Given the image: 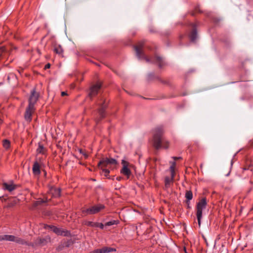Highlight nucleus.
<instances>
[{
    "mask_svg": "<svg viewBox=\"0 0 253 253\" xmlns=\"http://www.w3.org/2000/svg\"><path fill=\"white\" fill-rule=\"evenodd\" d=\"M247 170L248 171L247 174L249 175L252 173V171L253 170V165L252 163L247 164L244 168H243L242 171L244 172Z\"/></svg>",
    "mask_w": 253,
    "mask_h": 253,
    "instance_id": "nucleus-23",
    "label": "nucleus"
},
{
    "mask_svg": "<svg viewBox=\"0 0 253 253\" xmlns=\"http://www.w3.org/2000/svg\"><path fill=\"white\" fill-rule=\"evenodd\" d=\"M39 97V93L36 91V89H33L31 92L30 96L28 100V106L35 107V105L37 103Z\"/></svg>",
    "mask_w": 253,
    "mask_h": 253,
    "instance_id": "nucleus-8",
    "label": "nucleus"
},
{
    "mask_svg": "<svg viewBox=\"0 0 253 253\" xmlns=\"http://www.w3.org/2000/svg\"><path fill=\"white\" fill-rule=\"evenodd\" d=\"M186 201H190L193 198V193L191 191H187L185 193Z\"/></svg>",
    "mask_w": 253,
    "mask_h": 253,
    "instance_id": "nucleus-28",
    "label": "nucleus"
},
{
    "mask_svg": "<svg viewBox=\"0 0 253 253\" xmlns=\"http://www.w3.org/2000/svg\"><path fill=\"white\" fill-rule=\"evenodd\" d=\"M14 238L15 239H14L13 242H14L17 244H21V245H28V246L31 245V243H28L27 242L25 241V240H24L23 239H22L20 238H19V237H16L14 236Z\"/></svg>",
    "mask_w": 253,
    "mask_h": 253,
    "instance_id": "nucleus-21",
    "label": "nucleus"
},
{
    "mask_svg": "<svg viewBox=\"0 0 253 253\" xmlns=\"http://www.w3.org/2000/svg\"><path fill=\"white\" fill-rule=\"evenodd\" d=\"M176 163L175 162H173L171 165L170 166L169 168V170L170 171V175L172 176V177L175 176V170H174V168L175 166Z\"/></svg>",
    "mask_w": 253,
    "mask_h": 253,
    "instance_id": "nucleus-26",
    "label": "nucleus"
},
{
    "mask_svg": "<svg viewBox=\"0 0 253 253\" xmlns=\"http://www.w3.org/2000/svg\"><path fill=\"white\" fill-rule=\"evenodd\" d=\"M207 204V199L205 197L203 198L197 204L196 215L199 226L201 225V220L202 218L203 210L206 208Z\"/></svg>",
    "mask_w": 253,
    "mask_h": 253,
    "instance_id": "nucleus-5",
    "label": "nucleus"
},
{
    "mask_svg": "<svg viewBox=\"0 0 253 253\" xmlns=\"http://www.w3.org/2000/svg\"><path fill=\"white\" fill-rule=\"evenodd\" d=\"M122 177H117L116 178V179L118 180V181H120L121 179H122Z\"/></svg>",
    "mask_w": 253,
    "mask_h": 253,
    "instance_id": "nucleus-42",
    "label": "nucleus"
},
{
    "mask_svg": "<svg viewBox=\"0 0 253 253\" xmlns=\"http://www.w3.org/2000/svg\"><path fill=\"white\" fill-rule=\"evenodd\" d=\"M15 204H16V203H14V204H11V203L9 204V205H8V207H12V206H14V205Z\"/></svg>",
    "mask_w": 253,
    "mask_h": 253,
    "instance_id": "nucleus-40",
    "label": "nucleus"
},
{
    "mask_svg": "<svg viewBox=\"0 0 253 253\" xmlns=\"http://www.w3.org/2000/svg\"><path fill=\"white\" fill-rule=\"evenodd\" d=\"M45 149L43 147V145L39 143L38 148L37 149V152L39 154H44L45 153Z\"/></svg>",
    "mask_w": 253,
    "mask_h": 253,
    "instance_id": "nucleus-25",
    "label": "nucleus"
},
{
    "mask_svg": "<svg viewBox=\"0 0 253 253\" xmlns=\"http://www.w3.org/2000/svg\"><path fill=\"white\" fill-rule=\"evenodd\" d=\"M8 55L7 50L4 46L0 47V60L5 58Z\"/></svg>",
    "mask_w": 253,
    "mask_h": 253,
    "instance_id": "nucleus-20",
    "label": "nucleus"
},
{
    "mask_svg": "<svg viewBox=\"0 0 253 253\" xmlns=\"http://www.w3.org/2000/svg\"><path fill=\"white\" fill-rule=\"evenodd\" d=\"M32 171L34 175L35 176H39L41 174L40 166L37 161L34 163Z\"/></svg>",
    "mask_w": 253,
    "mask_h": 253,
    "instance_id": "nucleus-15",
    "label": "nucleus"
},
{
    "mask_svg": "<svg viewBox=\"0 0 253 253\" xmlns=\"http://www.w3.org/2000/svg\"><path fill=\"white\" fill-rule=\"evenodd\" d=\"M174 177H172L171 175L170 177L166 176L165 178V189H168L170 187L171 185H172L173 183Z\"/></svg>",
    "mask_w": 253,
    "mask_h": 253,
    "instance_id": "nucleus-16",
    "label": "nucleus"
},
{
    "mask_svg": "<svg viewBox=\"0 0 253 253\" xmlns=\"http://www.w3.org/2000/svg\"><path fill=\"white\" fill-rule=\"evenodd\" d=\"M101 87V84L99 83H98L91 86L89 88V91L88 93L89 97L90 99H92L94 96L96 95Z\"/></svg>",
    "mask_w": 253,
    "mask_h": 253,
    "instance_id": "nucleus-9",
    "label": "nucleus"
},
{
    "mask_svg": "<svg viewBox=\"0 0 253 253\" xmlns=\"http://www.w3.org/2000/svg\"><path fill=\"white\" fill-rule=\"evenodd\" d=\"M105 208V207L104 205L100 204L93 206L90 207L91 211V214H95L99 212L101 210L104 209Z\"/></svg>",
    "mask_w": 253,
    "mask_h": 253,
    "instance_id": "nucleus-14",
    "label": "nucleus"
},
{
    "mask_svg": "<svg viewBox=\"0 0 253 253\" xmlns=\"http://www.w3.org/2000/svg\"><path fill=\"white\" fill-rule=\"evenodd\" d=\"M97 105L99 108L98 109V115L95 118V121L96 124H98L102 119L105 117V110L108 105L106 99L103 97H100V102L97 103Z\"/></svg>",
    "mask_w": 253,
    "mask_h": 253,
    "instance_id": "nucleus-4",
    "label": "nucleus"
},
{
    "mask_svg": "<svg viewBox=\"0 0 253 253\" xmlns=\"http://www.w3.org/2000/svg\"><path fill=\"white\" fill-rule=\"evenodd\" d=\"M3 146L5 149H8L9 148L10 146V142L7 139H4L3 141Z\"/></svg>",
    "mask_w": 253,
    "mask_h": 253,
    "instance_id": "nucleus-30",
    "label": "nucleus"
},
{
    "mask_svg": "<svg viewBox=\"0 0 253 253\" xmlns=\"http://www.w3.org/2000/svg\"><path fill=\"white\" fill-rule=\"evenodd\" d=\"M105 226V224L104 225L103 223H99V225H98V227L100 228V229H104V227Z\"/></svg>",
    "mask_w": 253,
    "mask_h": 253,
    "instance_id": "nucleus-34",
    "label": "nucleus"
},
{
    "mask_svg": "<svg viewBox=\"0 0 253 253\" xmlns=\"http://www.w3.org/2000/svg\"><path fill=\"white\" fill-rule=\"evenodd\" d=\"M14 77H15V75L14 74H13V73H10V74H9L8 75V76H7V80H8V82H9L10 79L11 78H14Z\"/></svg>",
    "mask_w": 253,
    "mask_h": 253,
    "instance_id": "nucleus-33",
    "label": "nucleus"
},
{
    "mask_svg": "<svg viewBox=\"0 0 253 253\" xmlns=\"http://www.w3.org/2000/svg\"><path fill=\"white\" fill-rule=\"evenodd\" d=\"M116 251V249L111 247H104L102 249L94 250L89 253H108Z\"/></svg>",
    "mask_w": 253,
    "mask_h": 253,
    "instance_id": "nucleus-13",
    "label": "nucleus"
},
{
    "mask_svg": "<svg viewBox=\"0 0 253 253\" xmlns=\"http://www.w3.org/2000/svg\"><path fill=\"white\" fill-rule=\"evenodd\" d=\"M54 52L60 56L63 57V49L60 45H57L54 46Z\"/></svg>",
    "mask_w": 253,
    "mask_h": 253,
    "instance_id": "nucleus-22",
    "label": "nucleus"
},
{
    "mask_svg": "<svg viewBox=\"0 0 253 253\" xmlns=\"http://www.w3.org/2000/svg\"><path fill=\"white\" fill-rule=\"evenodd\" d=\"M250 145L253 147V140L250 141Z\"/></svg>",
    "mask_w": 253,
    "mask_h": 253,
    "instance_id": "nucleus-43",
    "label": "nucleus"
},
{
    "mask_svg": "<svg viewBox=\"0 0 253 253\" xmlns=\"http://www.w3.org/2000/svg\"><path fill=\"white\" fill-rule=\"evenodd\" d=\"M44 228L45 229H50L57 235L63 236L65 237H69L71 235V233L69 231L57 227L53 225H44Z\"/></svg>",
    "mask_w": 253,
    "mask_h": 253,
    "instance_id": "nucleus-6",
    "label": "nucleus"
},
{
    "mask_svg": "<svg viewBox=\"0 0 253 253\" xmlns=\"http://www.w3.org/2000/svg\"><path fill=\"white\" fill-rule=\"evenodd\" d=\"M186 204H187V208L190 209L191 207L190 206V201H186Z\"/></svg>",
    "mask_w": 253,
    "mask_h": 253,
    "instance_id": "nucleus-37",
    "label": "nucleus"
},
{
    "mask_svg": "<svg viewBox=\"0 0 253 253\" xmlns=\"http://www.w3.org/2000/svg\"><path fill=\"white\" fill-rule=\"evenodd\" d=\"M50 240V237L47 236L44 238H38L36 240V243L39 245L44 246L49 242Z\"/></svg>",
    "mask_w": 253,
    "mask_h": 253,
    "instance_id": "nucleus-18",
    "label": "nucleus"
},
{
    "mask_svg": "<svg viewBox=\"0 0 253 253\" xmlns=\"http://www.w3.org/2000/svg\"><path fill=\"white\" fill-rule=\"evenodd\" d=\"M98 225H99V222H93L92 227H98Z\"/></svg>",
    "mask_w": 253,
    "mask_h": 253,
    "instance_id": "nucleus-35",
    "label": "nucleus"
},
{
    "mask_svg": "<svg viewBox=\"0 0 253 253\" xmlns=\"http://www.w3.org/2000/svg\"><path fill=\"white\" fill-rule=\"evenodd\" d=\"M60 189L57 188H51L50 189L49 194L51 195L53 198H58L60 196Z\"/></svg>",
    "mask_w": 253,
    "mask_h": 253,
    "instance_id": "nucleus-17",
    "label": "nucleus"
},
{
    "mask_svg": "<svg viewBox=\"0 0 253 253\" xmlns=\"http://www.w3.org/2000/svg\"><path fill=\"white\" fill-rule=\"evenodd\" d=\"M93 222L89 221H84L83 223L84 224L90 227L93 226Z\"/></svg>",
    "mask_w": 253,
    "mask_h": 253,
    "instance_id": "nucleus-32",
    "label": "nucleus"
},
{
    "mask_svg": "<svg viewBox=\"0 0 253 253\" xmlns=\"http://www.w3.org/2000/svg\"><path fill=\"white\" fill-rule=\"evenodd\" d=\"M4 186L5 189L9 192L13 191L16 188V186L13 184H9L7 183H4Z\"/></svg>",
    "mask_w": 253,
    "mask_h": 253,
    "instance_id": "nucleus-24",
    "label": "nucleus"
},
{
    "mask_svg": "<svg viewBox=\"0 0 253 253\" xmlns=\"http://www.w3.org/2000/svg\"><path fill=\"white\" fill-rule=\"evenodd\" d=\"M143 46V42H140L138 45L134 46L136 52V55L138 58L145 59L147 62H151L154 64H156L158 65L160 68H162L166 65V64L163 60V58L159 56L156 55L152 59L147 58L145 56L142 50Z\"/></svg>",
    "mask_w": 253,
    "mask_h": 253,
    "instance_id": "nucleus-1",
    "label": "nucleus"
},
{
    "mask_svg": "<svg viewBox=\"0 0 253 253\" xmlns=\"http://www.w3.org/2000/svg\"><path fill=\"white\" fill-rule=\"evenodd\" d=\"M121 163L123 165V168L121 169L120 172L123 175L126 176L127 179H128L131 175V171L129 169V164L128 162L124 160L122 161Z\"/></svg>",
    "mask_w": 253,
    "mask_h": 253,
    "instance_id": "nucleus-7",
    "label": "nucleus"
},
{
    "mask_svg": "<svg viewBox=\"0 0 253 253\" xmlns=\"http://www.w3.org/2000/svg\"><path fill=\"white\" fill-rule=\"evenodd\" d=\"M50 67V64L49 63L46 64L44 66V69H49Z\"/></svg>",
    "mask_w": 253,
    "mask_h": 253,
    "instance_id": "nucleus-36",
    "label": "nucleus"
},
{
    "mask_svg": "<svg viewBox=\"0 0 253 253\" xmlns=\"http://www.w3.org/2000/svg\"><path fill=\"white\" fill-rule=\"evenodd\" d=\"M184 252H185V253H187V251H186V248L184 247Z\"/></svg>",
    "mask_w": 253,
    "mask_h": 253,
    "instance_id": "nucleus-44",
    "label": "nucleus"
},
{
    "mask_svg": "<svg viewBox=\"0 0 253 253\" xmlns=\"http://www.w3.org/2000/svg\"><path fill=\"white\" fill-rule=\"evenodd\" d=\"M157 80L163 84H168L169 82L167 81H165L161 79L159 76H156L153 73H150L148 74L147 77V80L148 81H151L154 80Z\"/></svg>",
    "mask_w": 253,
    "mask_h": 253,
    "instance_id": "nucleus-12",
    "label": "nucleus"
},
{
    "mask_svg": "<svg viewBox=\"0 0 253 253\" xmlns=\"http://www.w3.org/2000/svg\"><path fill=\"white\" fill-rule=\"evenodd\" d=\"M173 159L174 160H178V159H181V157H173Z\"/></svg>",
    "mask_w": 253,
    "mask_h": 253,
    "instance_id": "nucleus-39",
    "label": "nucleus"
},
{
    "mask_svg": "<svg viewBox=\"0 0 253 253\" xmlns=\"http://www.w3.org/2000/svg\"><path fill=\"white\" fill-rule=\"evenodd\" d=\"M117 160L113 158H105L101 160L98 164V167L104 172V175L108 178L110 170L108 169H106V167L109 166V168L113 169L116 168L118 165Z\"/></svg>",
    "mask_w": 253,
    "mask_h": 253,
    "instance_id": "nucleus-3",
    "label": "nucleus"
},
{
    "mask_svg": "<svg viewBox=\"0 0 253 253\" xmlns=\"http://www.w3.org/2000/svg\"><path fill=\"white\" fill-rule=\"evenodd\" d=\"M14 236L11 235H0V241H6L13 242L14 239Z\"/></svg>",
    "mask_w": 253,
    "mask_h": 253,
    "instance_id": "nucleus-19",
    "label": "nucleus"
},
{
    "mask_svg": "<svg viewBox=\"0 0 253 253\" xmlns=\"http://www.w3.org/2000/svg\"><path fill=\"white\" fill-rule=\"evenodd\" d=\"M190 25L192 29L189 34V38L191 41L194 42L197 38V25L195 23H191Z\"/></svg>",
    "mask_w": 253,
    "mask_h": 253,
    "instance_id": "nucleus-11",
    "label": "nucleus"
},
{
    "mask_svg": "<svg viewBox=\"0 0 253 253\" xmlns=\"http://www.w3.org/2000/svg\"><path fill=\"white\" fill-rule=\"evenodd\" d=\"M66 95H67V92H65V91H62V92H61V96H64Z\"/></svg>",
    "mask_w": 253,
    "mask_h": 253,
    "instance_id": "nucleus-38",
    "label": "nucleus"
},
{
    "mask_svg": "<svg viewBox=\"0 0 253 253\" xmlns=\"http://www.w3.org/2000/svg\"><path fill=\"white\" fill-rule=\"evenodd\" d=\"M48 201L47 199L46 198V200L43 199H39L36 202V205H38L42 204V203H46Z\"/></svg>",
    "mask_w": 253,
    "mask_h": 253,
    "instance_id": "nucleus-31",
    "label": "nucleus"
},
{
    "mask_svg": "<svg viewBox=\"0 0 253 253\" xmlns=\"http://www.w3.org/2000/svg\"><path fill=\"white\" fill-rule=\"evenodd\" d=\"M153 145L154 147L158 150L162 146L164 148H168V142L163 137L164 129L161 126L156 127L153 131Z\"/></svg>",
    "mask_w": 253,
    "mask_h": 253,
    "instance_id": "nucleus-2",
    "label": "nucleus"
},
{
    "mask_svg": "<svg viewBox=\"0 0 253 253\" xmlns=\"http://www.w3.org/2000/svg\"><path fill=\"white\" fill-rule=\"evenodd\" d=\"M119 223V221L118 220H112L111 221L107 222L105 224V226H111L113 225H117Z\"/></svg>",
    "mask_w": 253,
    "mask_h": 253,
    "instance_id": "nucleus-27",
    "label": "nucleus"
},
{
    "mask_svg": "<svg viewBox=\"0 0 253 253\" xmlns=\"http://www.w3.org/2000/svg\"><path fill=\"white\" fill-rule=\"evenodd\" d=\"M82 216H85L87 214H91L90 208L82 209Z\"/></svg>",
    "mask_w": 253,
    "mask_h": 253,
    "instance_id": "nucleus-29",
    "label": "nucleus"
},
{
    "mask_svg": "<svg viewBox=\"0 0 253 253\" xmlns=\"http://www.w3.org/2000/svg\"><path fill=\"white\" fill-rule=\"evenodd\" d=\"M80 152L81 153L84 154L86 157H87V156L85 154H84L83 153V151L81 149L80 150Z\"/></svg>",
    "mask_w": 253,
    "mask_h": 253,
    "instance_id": "nucleus-41",
    "label": "nucleus"
},
{
    "mask_svg": "<svg viewBox=\"0 0 253 253\" xmlns=\"http://www.w3.org/2000/svg\"><path fill=\"white\" fill-rule=\"evenodd\" d=\"M35 110V107L28 106L24 114L25 120L27 122H30L32 120V116Z\"/></svg>",
    "mask_w": 253,
    "mask_h": 253,
    "instance_id": "nucleus-10",
    "label": "nucleus"
}]
</instances>
